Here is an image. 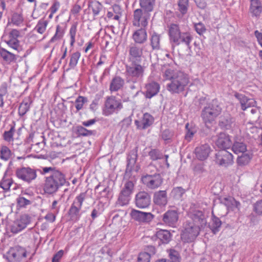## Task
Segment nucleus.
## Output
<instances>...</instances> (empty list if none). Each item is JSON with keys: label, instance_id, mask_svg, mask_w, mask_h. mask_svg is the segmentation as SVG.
<instances>
[{"label": "nucleus", "instance_id": "nucleus-1", "mask_svg": "<svg viewBox=\"0 0 262 262\" xmlns=\"http://www.w3.org/2000/svg\"><path fill=\"white\" fill-rule=\"evenodd\" d=\"M163 76L166 80L169 81L166 89L171 94H179L184 92L190 82L187 74L171 68L166 69Z\"/></svg>", "mask_w": 262, "mask_h": 262}, {"label": "nucleus", "instance_id": "nucleus-2", "mask_svg": "<svg viewBox=\"0 0 262 262\" xmlns=\"http://www.w3.org/2000/svg\"><path fill=\"white\" fill-rule=\"evenodd\" d=\"M48 172H50V174L45 178L42 189L45 194L53 195L68 182L65 175L54 167H43L41 173L43 174Z\"/></svg>", "mask_w": 262, "mask_h": 262}, {"label": "nucleus", "instance_id": "nucleus-3", "mask_svg": "<svg viewBox=\"0 0 262 262\" xmlns=\"http://www.w3.org/2000/svg\"><path fill=\"white\" fill-rule=\"evenodd\" d=\"M222 111L221 103L217 99H213L203 108L201 117L205 124L211 123L221 113Z\"/></svg>", "mask_w": 262, "mask_h": 262}, {"label": "nucleus", "instance_id": "nucleus-4", "mask_svg": "<svg viewBox=\"0 0 262 262\" xmlns=\"http://www.w3.org/2000/svg\"><path fill=\"white\" fill-rule=\"evenodd\" d=\"M145 71V67L138 63L131 62L125 66V77L127 83L142 82Z\"/></svg>", "mask_w": 262, "mask_h": 262}, {"label": "nucleus", "instance_id": "nucleus-5", "mask_svg": "<svg viewBox=\"0 0 262 262\" xmlns=\"http://www.w3.org/2000/svg\"><path fill=\"white\" fill-rule=\"evenodd\" d=\"M135 182V180L132 178L125 183L124 187L119 194L116 202L117 205L123 206L128 204L134 189Z\"/></svg>", "mask_w": 262, "mask_h": 262}, {"label": "nucleus", "instance_id": "nucleus-6", "mask_svg": "<svg viewBox=\"0 0 262 262\" xmlns=\"http://www.w3.org/2000/svg\"><path fill=\"white\" fill-rule=\"evenodd\" d=\"M85 197L86 193L81 192L75 198L68 212L71 221H77L80 218V210Z\"/></svg>", "mask_w": 262, "mask_h": 262}, {"label": "nucleus", "instance_id": "nucleus-7", "mask_svg": "<svg viewBox=\"0 0 262 262\" xmlns=\"http://www.w3.org/2000/svg\"><path fill=\"white\" fill-rule=\"evenodd\" d=\"M184 228L181 238L185 242L187 243L192 242L199 234L200 230L201 229L194 223L188 221L184 224Z\"/></svg>", "mask_w": 262, "mask_h": 262}, {"label": "nucleus", "instance_id": "nucleus-8", "mask_svg": "<svg viewBox=\"0 0 262 262\" xmlns=\"http://www.w3.org/2000/svg\"><path fill=\"white\" fill-rule=\"evenodd\" d=\"M122 108V104L120 100H117L115 96H109L106 98L105 101L103 111V114L105 116H108L116 111H118Z\"/></svg>", "mask_w": 262, "mask_h": 262}, {"label": "nucleus", "instance_id": "nucleus-9", "mask_svg": "<svg viewBox=\"0 0 262 262\" xmlns=\"http://www.w3.org/2000/svg\"><path fill=\"white\" fill-rule=\"evenodd\" d=\"M150 13L141 9H137L134 11L133 25L137 27H146L148 24Z\"/></svg>", "mask_w": 262, "mask_h": 262}, {"label": "nucleus", "instance_id": "nucleus-10", "mask_svg": "<svg viewBox=\"0 0 262 262\" xmlns=\"http://www.w3.org/2000/svg\"><path fill=\"white\" fill-rule=\"evenodd\" d=\"M143 183L148 188L154 189L160 187L163 182V179L160 173L146 174L142 178Z\"/></svg>", "mask_w": 262, "mask_h": 262}, {"label": "nucleus", "instance_id": "nucleus-11", "mask_svg": "<svg viewBox=\"0 0 262 262\" xmlns=\"http://www.w3.org/2000/svg\"><path fill=\"white\" fill-rule=\"evenodd\" d=\"M16 175L18 179L30 183L36 178V170L29 167H21L16 170Z\"/></svg>", "mask_w": 262, "mask_h": 262}, {"label": "nucleus", "instance_id": "nucleus-12", "mask_svg": "<svg viewBox=\"0 0 262 262\" xmlns=\"http://www.w3.org/2000/svg\"><path fill=\"white\" fill-rule=\"evenodd\" d=\"M135 206L139 209H145L151 204V196L149 193L145 191L138 192L135 197Z\"/></svg>", "mask_w": 262, "mask_h": 262}, {"label": "nucleus", "instance_id": "nucleus-13", "mask_svg": "<svg viewBox=\"0 0 262 262\" xmlns=\"http://www.w3.org/2000/svg\"><path fill=\"white\" fill-rule=\"evenodd\" d=\"M215 156V162L220 166L227 167L233 163V155L226 149L220 150Z\"/></svg>", "mask_w": 262, "mask_h": 262}, {"label": "nucleus", "instance_id": "nucleus-14", "mask_svg": "<svg viewBox=\"0 0 262 262\" xmlns=\"http://www.w3.org/2000/svg\"><path fill=\"white\" fill-rule=\"evenodd\" d=\"M31 217L27 214L21 215L15 220L11 226V232L16 234L25 228L30 223Z\"/></svg>", "mask_w": 262, "mask_h": 262}, {"label": "nucleus", "instance_id": "nucleus-15", "mask_svg": "<svg viewBox=\"0 0 262 262\" xmlns=\"http://www.w3.org/2000/svg\"><path fill=\"white\" fill-rule=\"evenodd\" d=\"M130 215L133 220L140 223H149L155 217L150 212H143L135 209L131 210Z\"/></svg>", "mask_w": 262, "mask_h": 262}, {"label": "nucleus", "instance_id": "nucleus-16", "mask_svg": "<svg viewBox=\"0 0 262 262\" xmlns=\"http://www.w3.org/2000/svg\"><path fill=\"white\" fill-rule=\"evenodd\" d=\"M163 224L171 227H175L178 223L179 213L177 210H168L162 215Z\"/></svg>", "mask_w": 262, "mask_h": 262}, {"label": "nucleus", "instance_id": "nucleus-17", "mask_svg": "<svg viewBox=\"0 0 262 262\" xmlns=\"http://www.w3.org/2000/svg\"><path fill=\"white\" fill-rule=\"evenodd\" d=\"M143 48L136 43H132L128 47V60L131 62H140L143 55Z\"/></svg>", "mask_w": 262, "mask_h": 262}, {"label": "nucleus", "instance_id": "nucleus-18", "mask_svg": "<svg viewBox=\"0 0 262 262\" xmlns=\"http://www.w3.org/2000/svg\"><path fill=\"white\" fill-rule=\"evenodd\" d=\"M190 217L196 226L201 228H204L207 224L205 214L200 210H194L189 213Z\"/></svg>", "mask_w": 262, "mask_h": 262}, {"label": "nucleus", "instance_id": "nucleus-19", "mask_svg": "<svg viewBox=\"0 0 262 262\" xmlns=\"http://www.w3.org/2000/svg\"><path fill=\"white\" fill-rule=\"evenodd\" d=\"M171 238L170 232L167 230H160L156 232L155 236L151 239L159 246L161 244H166L168 243Z\"/></svg>", "mask_w": 262, "mask_h": 262}, {"label": "nucleus", "instance_id": "nucleus-20", "mask_svg": "<svg viewBox=\"0 0 262 262\" xmlns=\"http://www.w3.org/2000/svg\"><path fill=\"white\" fill-rule=\"evenodd\" d=\"M154 120V118L152 115L148 113H145L143 115L141 120H136L135 121V124L137 128L145 129L153 124Z\"/></svg>", "mask_w": 262, "mask_h": 262}, {"label": "nucleus", "instance_id": "nucleus-21", "mask_svg": "<svg viewBox=\"0 0 262 262\" xmlns=\"http://www.w3.org/2000/svg\"><path fill=\"white\" fill-rule=\"evenodd\" d=\"M193 37L190 33L187 32H181L176 39L171 43L172 47L179 46L181 44L185 45L188 48H190V42Z\"/></svg>", "mask_w": 262, "mask_h": 262}, {"label": "nucleus", "instance_id": "nucleus-22", "mask_svg": "<svg viewBox=\"0 0 262 262\" xmlns=\"http://www.w3.org/2000/svg\"><path fill=\"white\" fill-rule=\"evenodd\" d=\"M193 37L190 33L187 32H181L176 39L171 43L172 47L179 46L181 44L185 45L188 48H190V42Z\"/></svg>", "mask_w": 262, "mask_h": 262}, {"label": "nucleus", "instance_id": "nucleus-23", "mask_svg": "<svg viewBox=\"0 0 262 262\" xmlns=\"http://www.w3.org/2000/svg\"><path fill=\"white\" fill-rule=\"evenodd\" d=\"M137 158L138 148L136 147L130 150L128 155L127 158V163L125 170V177H127L129 176V174L132 172V169L136 163Z\"/></svg>", "mask_w": 262, "mask_h": 262}, {"label": "nucleus", "instance_id": "nucleus-24", "mask_svg": "<svg viewBox=\"0 0 262 262\" xmlns=\"http://www.w3.org/2000/svg\"><path fill=\"white\" fill-rule=\"evenodd\" d=\"M219 126L223 129H230L235 125V119L228 114H224L220 117Z\"/></svg>", "mask_w": 262, "mask_h": 262}, {"label": "nucleus", "instance_id": "nucleus-25", "mask_svg": "<svg viewBox=\"0 0 262 262\" xmlns=\"http://www.w3.org/2000/svg\"><path fill=\"white\" fill-rule=\"evenodd\" d=\"M160 88V84L158 82L155 81L149 82L145 85L146 91L143 94L146 98L151 99L158 94Z\"/></svg>", "mask_w": 262, "mask_h": 262}, {"label": "nucleus", "instance_id": "nucleus-26", "mask_svg": "<svg viewBox=\"0 0 262 262\" xmlns=\"http://www.w3.org/2000/svg\"><path fill=\"white\" fill-rule=\"evenodd\" d=\"M216 145L220 148L226 149L232 145V142L228 135L221 133L216 141Z\"/></svg>", "mask_w": 262, "mask_h": 262}, {"label": "nucleus", "instance_id": "nucleus-27", "mask_svg": "<svg viewBox=\"0 0 262 262\" xmlns=\"http://www.w3.org/2000/svg\"><path fill=\"white\" fill-rule=\"evenodd\" d=\"M210 147L207 144H202L195 149V155L196 157L201 161L207 159L210 152Z\"/></svg>", "mask_w": 262, "mask_h": 262}, {"label": "nucleus", "instance_id": "nucleus-28", "mask_svg": "<svg viewBox=\"0 0 262 262\" xmlns=\"http://www.w3.org/2000/svg\"><path fill=\"white\" fill-rule=\"evenodd\" d=\"M125 84V80L120 76H115L111 80L109 90L111 93L121 90Z\"/></svg>", "mask_w": 262, "mask_h": 262}, {"label": "nucleus", "instance_id": "nucleus-29", "mask_svg": "<svg viewBox=\"0 0 262 262\" xmlns=\"http://www.w3.org/2000/svg\"><path fill=\"white\" fill-rule=\"evenodd\" d=\"M234 96L239 101L242 109L244 111L248 107L254 106L256 104V101L254 99L248 98L242 94L236 93Z\"/></svg>", "mask_w": 262, "mask_h": 262}, {"label": "nucleus", "instance_id": "nucleus-30", "mask_svg": "<svg viewBox=\"0 0 262 262\" xmlns=\"http://www.w3.org/2000/svg\"><path fill=\"white\" fill-rule=\"evenodd\" d=\"M153 201L155 204L165 206L167 203V195L166 190H159L154 193Z\"/></svg>", "mask_w": 262, "mask_h": 262}, {"label": "nucleus", "instance_id": "nucleus-31", "mask_svg": "<svg viewBox=\"0 0 262 262\" xmlns=\"http://www.w3.org/2000/svg\"><path fill=\"white\" fill-rule=\"evenodd\" d=\"M133 39L136 44H143L147 39L146 31L144 28L136 30L133 34Z\"/></svg>", "mask_w": 262, "mask_h": 262}, {"label": "nucleus", "instance_id": "nucleus-32", "mask_svg": "<svg viewBox=\"0 0 262 262\" xmlns=\"http://www.w3.org/2000/svg\"><path fill=\"white\" fill-rule=\"evenodd\" d=\"M249 11L252 16L258 17L262 12V4L260 0H251Z\"/></svg>", "mask_w": 262, "mask_h": 262}, {"label": "nucleus", "instance_id": "nucleus-33", "mask_svg": "<svg viewBox=\"0 0 262 262\" xmlns=\"http://www.w3.org/2000/svg\"><path fill=\"white\" fill-rule=\"evenodd\" d=\"M161 36L156 32H153L150 35V45L152 50H159L160 49Z\"/></svg>", "mask_w": 262, "mask_h": 262}, {"label": "nucleus", "instance_id": "nucleus-34", "mask_svg": "<svg viewBox=\"0 0 262 262\" xmlns=\"http://www.w3.org/2000/svg\"><path fill=\"white\" fill-rule=\"evenodd\" d=\"M0 55L3 60L8 63L15 62L17 60V56L14 53L3 48H0Z\"/></svg>", "mask_w": 262, "mask_h": 262}, {"label": "nucleus", "instance_id": "nucleus-35", "mask_svg": "<svg viewBox=\"0 0 262 262\" xmlns=\"http://www.w3.org/2000/svg\"><path fill=\"white\" fill-rule=\"evenodd\" d=\"M181 32L180 26L176 24H171L168 27V35L170 42L172 43Z\"/></svg>", "mask_w": 262, "mask_h": 262}, {"label": "nucleus", "instance_id": "nucleus-36", "mask_svg": "<svg viewBox=\"0 0 262 262\" xmlns=\"http://www.w3.org/2000/svg\"><path fill=\"white\" fill-rule=\"evenodd\" d=\"M186 190L182 187H176L172 189L170 195L171 197L178 201H182Z\"/></svg>", "mask_w": 262, "mask_h": 262}, {"label": "nucleus", "instance_id": "nucleus-37", "mask_svg": "<svg viewBox=\"0 0 262 262\" xmlns=\"http://www.w3.org/2000/svg\"><path fill=\"white\" fill-rule=\"evenodd\" d=\"M155 4V0H140V9L149 13L153 11Z\"/></svg>", "mask_w": 262, "mask_h": 262}, {"label": "nucleus", "instance_id": "nucleus-38", "mask_svg": "<svg viewBox=\"0 0 262 262\" xmlns=\"http://www.w3.org/2000/svg\"><path fill=\"white\" fill-rule=\"evenodd\" d=\"M222 225L220 219L214 215H212V221L209 224V227L214 234H216L220 230Z\"/></svg>", "mask_w": 262, "mask_h": 262}, {"label": "nucleus", "instance_id": "nucleus-39", "mask_svg": "<svg viewBox=\"0 0 262 262\" xmlns=\"http://www.w3.org/2000/svg\"><path fill=\"white\" fill-rule=\"evenodd\" d=\"M31 101L29 98L25 99L20 104L18 107V114L23 116L29 110Z\"/></svg>", "mask_w": 262, "mask_h": 262}, {"label": "nucleus", "instance_id": "nucleus-40", "mask_svg": "<svg viewBox=\"0 0 262 262\" xmlns=\"http://www.w3.org/2000/svg\"><path fill=\"white\" fill-rule=\"evenodd\" d=\"M232 150L236 154L244 153L247 150V146L243 142L235 141L232 145Z\"/></svg>", "mask_w": 262, "mask_h": 262}, {"label": "nucleus", "instance_id": "nucleus-41", "mask_svg": "<svg viewBox=\"0 0 262 262\" xmlns=\"http://www.w3.org/2000/svg\"><path fill=\"white\" fill-rule=\"evenodd\" d=\"M178 10L182 16H184L187 12L189 7L188 0H179L178 2Z\"/></svg>", "mask_w": 262, "mask_h": 262}, {"label": "nucleus", "instance_id": "nucleus-42", "mask_svg": "<svg viewBox=\"0 0 262 262\" xmlns=\"http://www.w3.org/2000/svg\"><path fill=\"white\" fill-rule=\"evenodd\" d=\"M148 156L152 161L161 160L164 157L163 153L158 149H151L148 152Z\"/></svg>", "mask_w": 262, "mask_h": 262}, {"label": "nucleus", "instance_id": "nucleus-43", "mask_svg": "<svg viewBox=\"0 0 262 262\" xmlns=\"http://www.w3.org/2000/svg\"><path fill=\"white\" fill-rule=\"evenodd\" d=\"M15 131L14 125H11L10 129L4 133L3 135L4 140L8 142H13L14 140L13 135Z\"/></svg>", "mask_w": 262, "mask_h": 262}, {"label": "nucleus", "instance_id": "nucleus-44", "mask_svg": "<svg viewBox=\"0 0 262 262\" xmlns=\"http://www.w3.org/2000/svg\"><path fill=\"white\" fill-rule=\"evenodd\" d=\"M48 24V20L40 19L38 21L36 27L34 28V30L36 31L40 34H43L46 30Z\"/></svg>", "mask_w": 262, "mask_h": 262}, {"label": "nucleus", "instance_id": "nucleus-45", "mask_svg": "<svg viewBox=\"0 0 262 262\" xmlns=\"http://www.w3.org/2000/svg\"><path fill=\"white\" fill-rule=\"evenodd\" d=\"M12 155V152L11 150L6 146H3L0 151V157L1 159L8 161Z\"/></svg>", "mask_w": 262, "mask_h": 262}, {"label": "nucleus", "instance_id": "nucleus-46", "mask_svg": "<svg viewBox=\"0 0 262 262\" xmlns=\"http://www.w3.org/2000/svg\"><path fill=\"white\" fill-rule=\"evenodd\" d=\"M89 8L92 10L94 16L98 15L100 10L102 8V5L97 1H94L89 4Z\"/></svg>", "mask_w": 262, "mask_h": 262}, {"label": "nucleus", "instance_id": "nucleus-47", "mask_svg": "<svg viewBox=\"0 0 262 262\" xmlns=\"http://www.w3.org/2000/svg\"><path fill=\"white\" fill-rule=\"evenodd\" d=\"M80 57V53L79 52H76L71 54L69 64V69H74L76 66Z\"/></svg>", "mask_w": 262, "mask_h": 262}, {"label": "nucleus", "instance_id": "nucleus-48", "mask_svg": "<svg viewBox=\"0 0 262 262\" xmlns=\"http://www.w3.org/2000/svg\"><path fill=\"white\" fill-rule=\"evenodd\" d=\"M252 157L251 155L249 154H244L237 158V163L239 165H245L248 164L250 162Z\"/></svg>", "mask_w": 262, "mask_h": 262}, {"label": "nucleus", "instance_id": "nucleus-49", "mask_svg": "<svg viewBox=\"0 0 262 262\" xmlns=\"http://www.w3.org/2000/svg\"><path fill=\"white\" fill-rule=\"evenodd\" d=\"M77 132L79 136H90L96 133L95 130H88L81 126L77 127Z\"/></svg>", "mask_w": 262, "mask_h": 262}, {"label": "nucleus", "instance_id": "nucleus-50", "mask_svg": "<svg viewBox=\"0 0 262 262\" xmlns=\"http://www.w3.org/2000/svg\"><path fill=\"white\" fill-rule=\"evenodd\" d=\"M13 257L17 260H20L27 256L26 251L21 247H19L16 252L12 253Z\"/></svg>", "mask_w": 262, "mask_h": 262}, {"label": "nucleus", "instance_id": "nucleus-51", "mask_svg": "<svg viewBox=\"0 0 262 262\" xmlns=\"http://www.w3.org/2000/svg\"><path fill=\"white\" fill-rule=\"evenodd\" d=\"M172 136L173 133L168 129L163 130L161 134L162 139L165 141L166 143L171 142Z\"/></svg>", "mask_w": 262, "mask_h": 262}, {"label": "nucleus", "instance_id": "nucleus-52", "mask_svg": "<svg viewBox=\"0 0 262 262\" xmlns=\"http://www.w3.org/2000/svg\"><path fill=\"white\" fill-rule=\"evenodd\" d=\"M169 262H180V256L179 252L174 250L170 249L169 251Z\"/></svg>", "mask_w": 262, "mask_h": 262}, {"label": "nucleus", "instance_id": "nucleus-53", "mask_svg": "<svg viewBox=\"0 0 262 262\" xmlns=\"http://www.w3.org/2000/svg\"><path fill=\"white\" fill-rule=\"evenodd\" d=\"M5 41L12 49L18 52L20 50L19 41L18 39H8Z\"/></svg>", "mask_w": 262, "mask_h": 262}, {"label": "nucleus", "instance_id": "nucleus-54", "mask_svg": "<svg viewBox=\"0 0 262 262\" xmlns=\"http://www.w3.org/2000/svg\"><path fill=\"white\" fill-rule=\"evenodd\" d=\"M88 101L86 97L79 96L75 100V107L77 111H79L83 107L84 103Z\"/></svg>", "mask_w": 262, "mask_h": 262}, {"label": "nucleus", "instance_id": "nucleus-55", "mask_svg": "<svg viewBox=\"0 0 262 262\" xmlns=\"http://www.w3.org/2000/svg\"><path fill=\"white\" fill-rule=\"evenodd\" d=\"M16 202L17 206L20 208H25L27 205L31 204V201L20 196L16 199Z\"/></svg>", "mask_w": 262, "mask_h": 262}, {"label": "nucleus", "instance_id": "nucleus-56", "mask_svg": "<svg viewBox=\"0 0 262 262\" xmlns=\"http://www.w3.org/2000/svg\"><path fill=\"white\" fill-rule=\"evenodd\" d=\"M23 20L24 19L21 14L14 13L12 15L11 21L14 25L19 26L23 22Z\"/></svg>", "mask_w": 262, "mask_h": 262}, {"label": "nucleus", "instance_id": "nucleus-57", "mask_svg": "<svg viewBox=\"0 0 262 262\" xmlns=\"http://www.w3.org/2000/svg\"><path fill=\"white\" fill-rule=\"evenodd\" d=\"M12 184V181L10 179H3L0 182V187L5 191H8Z\"/></svg>", "mask_w": 262, "mask_h": 262}, {"label": "nucleus", "instance_id": "nucleus-58", "mask_svg": "<svg viewBox=\"0 0 262 262\" xmlns=\"http://www.w3.org/2000/svg\"><path fill=\"white\" fill-rule=\"evenodd\" d=\"M150 254L148 252H141L138 257V262H149Z\"/></svg>", "mask_w": 262, "mask_h": 262}, {"label": "nucleus", "instance_id": "nucleus-59", "mask_svg": "<svg viewBox=\"0 0 262 262\" xmlns=\"http://www.w3.org/2000/svg\"><path fill=\"white\" fill-rule=\"evenodd\" d=\"M194 28L196 32L200 35H203L206 31L205 26L201 22L195 24Z\"/></svg>", "mask_w": 262, "mask_h": 262}, {"label": "nucleus", "instance_id": "nucleus-60", "mask_svg": "<svg viewBox=\"0 0 262 262\" xmlns=\"http://www.w3.org/2000/svg\"><path fill=\"white\" fill-rule=\"evenodd\" d=\"M253 211L258 215H262V200L254 204Z\"/></svg>", "mask_w": 262, "mask_h": 262}, {"label": "nucleus", "instance_id": "nucleus-61", "mask_svg": "<svg viewBox=\"0 0 262 262\" xmlns=\"http://www.w3.org/2000/svg\"><path fill=\"white\" fill-rule=\"evenodd\" d=\"M76 33V26H72L70 30V35L71 37V42L70 45L71 46H73L74 42H75V35Z\"/></svg>", "mask_w": 262, "mask_h": 262}, {"label": "nucleus", "instance_id": "nucleus-62", "mask_svg": "<svg viewBox=\"0 0 262 262\" xmlns=\"http://www.w3.org/2000/svg\"><path fill=\"white\" fill-rule=\"evenodd\" d=\"M20 36V32L16 29H12L9 33L8 39H18Z\"/></svg>", "mask_w": 262, "mask_h": 262}, {"label": "nucleus", "instance_id": "nucleus-63", "mask_svg": "<svg viewBox=\"0 0 262 262\" xmlns=\"http://www.w3.org/2000/svg\"><path fill=\"white\" fill-rule=\"evenodd\" d=\"M8 85L6 82L3 83L0 85V96L3 98V96L8 93Z\"/></svg>", "mask_w": 262, "mask_h": 262}, {"label": "nucleus", "instance_id": "nucleus-64", "mask_svg": "<svg viewBox=\"0 0 262 262\" xmlns=\"http://www.w3.org/2000/svg\"><path fill=\"white\" fill-rule=\"evenodd\" d=\"M63 251L60 250L55 253L52 258V262H59L60 259L63 255Z\"/></svg>", "mask_w": 262, "mask_h": 262}]
</instances>
